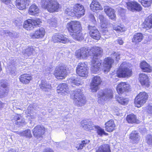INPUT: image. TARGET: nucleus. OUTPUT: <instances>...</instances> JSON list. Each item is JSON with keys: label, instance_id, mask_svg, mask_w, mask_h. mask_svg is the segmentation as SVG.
Masks as SVG:
<instances>
[{"label": "nucleus", "instance_id": "nucleus-1", "mask_svg": "<svg viewBox=\"0 0 152 152\" xmlns=\"http://www.w3.org/2000/svg\"><path fill=\"white\" fill-rule=\"evenodd\" d=\"M67 28L73 38L77 40L83 39L82 33L80 30L81 26L80 23L77 21H72L67 23Z\"/></svg>", "mask_w": 152, "mask_h": 152}, {"label": "nucleus", "instance_id": "nucleus-2", "mask_svg": "<svg viewBox=\"0 0 152 152\" xmlns=\"http://www.w3.org/2000/svg\"><path fill=\"white\" fill-rule=\"evenodd\" d=\"M125 62H123L121 65L119 69L117 71V75L119 77H126L132 75V70L127 67Z\"/></svg>", "mask_w": 152, "mask_h": 152}, {"label": "nucleus", "instance_id": "nucleus-3", "mask_svg": "<svg viewBox=\"0 0 152 152\" xmlns=\"http://www.w3.org/2000/svg\"><path fill=\"white\" fill-rule=\"evenodd\" d=\"M148 94L145 92H140L135 99L134 103L135 106L139 107L144 104L148 98Z\"/></svg>", "mask_w": 152, "mask_h": 152}, {"label": "nucleus", "instance_id": "nucleus-4", "mask_svg": "<svg viewBox=\"0 0 152 152\" xmlns=\"http://www.w3.org/2000/svg\"><path fill=\"white\" fill-rule=\"evenodd\" d=\"M74 100L76 104L78 106H82L86 102L85 98L80 89H78L75 91Z\"/></svg>", "mask_w": 152, "mask_h": 152}, {"label": "nucleus", "instance_id": "nucleus-5", "mask_svg": "<svg viewBox=\"0 0 152 152\" xmlns=\"http://www.w3.org/2000/svg\"><path fill=\"white\" fill-rule=\"evenodd\" d=\"M67 67L64 66H58L55 69L54 75L58 79H63L65 78L66 72H68Z\"/></svg>", "mask_w": 152, "mask_h": 152}, {"label": "nucleus", "instance_id": "nucleus-6", "mask_svg": "<svg viewBox=\"0 0 152 152\" xmlns=\"http://www.w3.org/2000/svg\"><path fill=\"white\" fill-rule=\"evenodd\" d=\"M113 97V91L110 89H106L99 92L98 95L99 102V100L102 102L104 101L107 99H112Z\"/></svg>", "mask_w": 152, "mask_h": 152}, {"label": "nucleus", "instance_id": "nucleus-7", "mask_svg": "<svg viewBox=\"0 0 152 152\" xmlns=\"http://www.w3.org/2000/svg\"><path fill=\"white\" fill-rule=\"evenodd\" d=\"M126 7L129 11L132 12H140L142 10L141 6L134 0H130L126 2Z\"/></svg>", "mask_w": 152, "mask_h": 152}, {"label": "nucleus", "instance_id": "nucleus-8", "mask_svg": "<svg viewBox=\"0 0 152 152\" xmlns=\"http://www.w3.org/2000/svg\"><path fill=\"white\" fill-rule=\"evenodd\" d=\"M88 68L84 63H79L78 64L76 69L77 74L82 77H86L88 76Z\"/></svg>", "mask_w": 152, "mask_h": 152}, {"label": "nucleus", "instance_id": "nucleus-9", "mask_svg": "<svg viewBox=\"0 0 152 152\" xmlns=\"http://www.w3.org/2000/svg\"><path fill=\"white\" fill-rule=\"evenodd\" d=\"M89 33L90 36L93 38L99 40L101 36L99 31L95 26L90 24L87 26Z\"/></svg>", "mask_w": 152, "mask_h": 152}, {"label": "nucleus", "instance_id": "nucleus-10", "mask_svg": "<svg viewBox=\"0 0 152 152\" xmlns=\"http://www.w3.org/2000/svg\"><path fill=\"white\" fill-rule=\"evenodd\" d=\"M41 23L40 20L39 19L28 20L24 23L23 27L27 30H31L34 28V26L38 25Z\"/></svg>", "mask_w": 152, "mask_h": 152}, {"label": "nucleus", "instance_id": "nucleus-11", "mask_svg": "<svg viewBox=\"0 0 152 152\" xmlns=\"http://www.w3.org/2000/svg\"><path fill=\"white\" fill-rule=\"evenodd\" d=\"M90 50L87 48H81L76 51L75 53L76 56L80 59H85L89 55V51Z\"/></svg>", "mask_w": 152, "mask_h": 152}, {"label": "nucleus", "instance_id": "nucleus-12", "mask_svg": "<svg viewBox=\"0 0 152 152\" xmlns=\"http://www.w3.org/2000/svg\"><path fill=\"white\" fill-rule=\"evenodd\" d=\"M102 82L101 79L99 76H95L92 78L90 88L92 92L96 91L98 89V86Z\"/></svg>", "mask_w": 152, "mask_h": 152}, {"label": "nucleus", "instance_id": "nucleus-13", "mask_svg": "<svg viewBox=\"0 0 152 152\" xmlns=\"http://www.w3.org/2000/svg\"><path fill=\"white\" fill-rule=\"evenodd\" d=\"M45 128L43 126L38 125L35 126L32 130L34 137L37 138H41L45 133Z\"/></svg>", "mask_w": 152, "mask_h": 152}, {"label": "nucleus", "instance_id": "nucleus-14", "mask_svg": "<svg viewBox=\"0 0 152 152\" xmlns=\"http://www.w3.org/2000/svg\"><path fill=\"white\" fill-rule=\"evenodd\" d=\"M53 41L54 42H60L66 43L70 41V40L65 36L61 34L55 35L52 37Z\"/></svg>", "mask_w": 152, "mask_h": 152}, {"label": "nucleus", "instance_id": "nucleus-15", "mask_svg": "<svg viewBox=\"0 0 152 152\" xmlns=\"http://www.w3.org/2000/svg\"><path fill=\"white\" fill-rule=\"evenodd\" d=\"M45 33V29L43 28H41L37 30L34 33H31L30 36L33 39L41 38L44 36Z\"/></svg>", "mask_w": 152, "mask_h": 152}, {"label": "nucleus", "instance_id": "nucleus-16", "mask_svg": "<svg viewBox=\"0 0 152 152\" xmlns=\"http://www.w3.org/2000/svg\"><path fill=\"white\" fill-rule=\"evenodd\" d=\"M116 90L119 94H122L124 92L129 91L130 86L128 84L124 82H122L118 85L116 88Z\"/></svg>", "mask_w": 152, "mask_h": 152}, {"label": "nucleus", "instance_id": "nucleus-17", "mask_svg": "<svg viewBox=\"0 0 152 152\" xmlns=\"http://www.w3.org/2000/svg\"><path fill=\"white\" fill-rule=\"evenodd\" d=\"M81 126L87 131L92 130L95 127V126L92 122L88 120H82L81 123Z\"/></svg>", "mask_w": 152, "mask_h": 152}, {"label": "nucleus", "instance_id": "nucleus-18", "mask_svg": "<svg viewBox=\"0 0 152 152\" xmlns=\"http://www.w3.org/2000/svg\"><path fill=\"white\" fill-rule=\"evenodd\" d=\"M114 62L113 59L111 57L105 58L103 62L104 72L105 73L108 72L112 67V64Z\"/></svg>", "mask_w": 152, "mask_h": 152}, {"label": "nucleus", "instance_id": "nucleus-19", "mask_svg": "<svg viewBox=\"0 0 152 152\" xmlns=\"http://www.w3.org/2000/svg\"><path fill=\"white\" fill-rule=\"evenodd\" d=\"M59 8V4L57 1H52L44 8L47 9L50 12H53L57 11Z\"/></svg>", "mask_w": 152, "mask_h": 152}, {"label": "nucleus", "instance_id": "nucleus-20", "mask_svg": "<svg viewBox=\"0 0 152 152\" xmlns=\"http://www.w3.org/2000/svg\"><path fill=\"white\" fill-rule=\"evenodd\" d=\"M30 2V0H16V6L18 9L23 10L28 6Z\"/></svg>", "mask_w": 152, "mask_h": 152}, {"label": "nucleus", "instance_id": "nucleus-21", "mask_svg": "<svg viewBox=\"0 0 152 152\" xmlns=\"http://www.w3.org/2000/svg\"><path fill=\"white\" fill-rule=\"evenodd\" d=\"M73 11L76 15H83L84 14L85 10L83 6L77 4L74 6Z\"/></svg>", "mask_w": 152, "mask_h": 152}, {"label": "nucleus", "instance_id": "nucleus-22", "mask_svg": "<svg viewBox=\"0 0 152 152\" xmlns=\"http://www.w3.org/2000/svg\"><path fill=\"white\" fill-rule=\"evenodd\" d=\"M91 50L94 55L93 58H98L101 57L103 55V50L100 47H96L91 49Z\"/></svg>", "mask_w": 152, "mask_h": 152}, {"label": "nucleus", "instance_id": "nucleus-23", "mask_svg": "<svg viewBox=\"0 0 152 152\" xmlns=\"http://www.w3.org/2000/svg\"><path fill=\"white\" fill-rule=\"evenodd\" d=\"M105 130L111 132L115 129V125L114 121L112 119L107 121L105 124Z\"/></svg>", "mask_w": 152, "mask_h": 152}, {"label": "nucleus", "instance_id": "nucleus-24", "mask_svg": "<svg viewBox=\"0 0 152 152\" xmlns=\"http://www.w3.org/2000/svg\"><path fill=\"white\" fill-rule=\"evenodd\" d=\"M104 10L105 12L112 20H115V15L114 10L108 6H105L104 7Z\"/></svg>", "mask_w": 152, "mask_h": 152}, {"label": "nucleus", "instance_id": "nucleus-25", "mask_svg": "<svg viewBox=\"0 0 152 152\" xmlns=\"http://www.w3.org/2000/svg\"><path fill=\"white\" fill-rule=\"evenodd\" d=\"M139 80L142 85L148 87L149 85V82L148 76L145 74H141L139 75Z\"/></svg>", "mask_w": 152, "mask_h": 152}, {"label": "nucleus", "instance_id": "nucleus-26", "mask_svg": "<svg viewBox=\"0 0 152 152\" xmlns=\"http://www.w3.org/2000/svg\"><path fill=\"white\" fill-rule=\"evenodd\" d=\"M92 62L93 64L92 69L94 72H95L97 71H99L100 69V66L102 63V61L99 60L98 58H93Z\"/></svg>", "mask_w": 152, "mask_h": 152}, {"label": "nucleus", "instance_id": "nucleus-27", "mask_svg": "<svg viewBox=\"0 0 152 152\" xmlns=\"http://www.w3.org/2000/svg\"><path fill=\"white\" fill-rule=\"evenodd\" d=\"M19 79L20 81L22 83L27 84L32 80V77L29 74H23L20 75Z\"/></svg>", "mask_w": 152, "mask_h": 152}, {"label": "nucleus", "instance_id": "nucleus-28", "mask_svg": "<svg viewBox=\"0 0 152 152\" xmlns=\"http://www.w3.org/2000/svg\"><path fill=\"white\" fill-rule=\"evenodd\" d=\"M129 138L131 142L134 143H136L139 140L140 137L137 131H133L129 135Z\"/></svg>", "mask_w": 152, "mask_h": 152}, {"label": "nucleus", "instance_id": "nucleus-29", "mask_svg": "<svg viewBox=\"0 0 152 152\" xmlns=\"http://www.w3.org/2000/svg\"><path fill=\"white\" fill-rule=\"evenodd\" d=\"M140 66L143 72H151L152 71V67L145 61L141 62Z\"/></svg>", "mask_w": 152, "mask_h": 152}, {"label": "nucleus", "instance_id": "nucleus-30", "mask_svg": "<svg viewBox=\"0 0 152 152\" xmlns=\"http://www.w3.org/2000/svg\"><path fill=\"white\" fill-rule=\"evenodd\" d=\"M68 91V87L67 84L65 83L60 84L58 86L57 91L58 93H67Z\"/></svg>", "mask_w": 152, "mask_h": 152}, {"label": "nucleus", "instance_id": "nucleus-31", "mask_svg": "<svg viewBox=\"0 0 152 152\" xmlns=\"http://www.w3.org/2000/svg\"><path fill=\"white\" fill-rule=\"evenodd\" d=\"M90 7L91 10L93 12L102 9L101 4L96 0H94L92 1L90 4Z\"/></svg>", "mask_w": 152, "mask_h": 152}, {"label": "nucleus", "instance_id": "nucleus-32", "mask_svg": "<svg viewBox=\"0 0 152 152\" xmlns=\"http://www.w3.org/2000/svg\"><path fill=\"white\" fill-rule=\"evenodd\" d=\"M96 152H110L111 151L108 144H103L96 148Z\"/></svg>", "mask_w": 152, "mask_h": 152}, {"label": "nucleus", "instance_id": "nucleus-33", "mask_svg": "<svg viewBox=\"0 0 152 152\" xmlns=\"http://www.w3.org/2000/svg\"><path fill=\"white\" fill-rule=\"evenodd\" d=\"M39 12L38 7L35 4H32L30 7L28 12L30 15H35L37 14Z\"/></svg>", "mask_w": 152, "mask_h": 152}, {"label": "nucleus", "instance_id": "nucleus-34", "mask_svg": "<svg viewBox=\"0 0 152 152\" xmlns=\"http://www.w3.org/2000/svg\"><path fill=\"white\" fill-rule=\"evenodd\" d=\"M40 88L44 91H47L50 89L51 85L47 81L44 80H41V83L39 85Z\"/></svg>", "mask_w": 152, "mask_h": 152}, {"label": "nucleus", "instance_id": "nucleus-35", "mask_svg": "<svg viewBox=\"0 0 152 152\" xmlns=\"http://www.w3.org/2000/svg\"><path fill=\"white\" fill-rule=\"evenodd\" d=\"M33 51L34 49L32 47H28L23 50L22 53L25 58H28L33 54Z\"/></svg>", "mask_w": 152, "mask_h": 152}, {"label": "nucleus", "instance_id": "nucleus-36", "mask_svg": "<svg viewBox=\"0 0 152 152\" xmlns=\"http://www.w3.org/2000/svg\"><path fill=\"white\" fill-rule=\"evenodd\" d=\"M143 35L140 33H137L134 34L132 39V42L137 43L140 42L143 39Z\"/></svg>", "mask_w": 152, "mask_h": 152}, {"label": "nucleus", "instance_id": "nucleus-37", "mask_svg": "<svg viewBox=\"0 0 152 152\" xmlns=\"http://www.w3.org/2000/svg\"><path fill=\"white\" fill-rule=\"evenodd\" d=\"M126 120L129 123H138L139 120L137 119L136 116L134 114L128 115L126 117Z\"/></svg>", "mask_w": 152, "mask_h": 152}, {"label": "nucleus", "instance_id": "nucleus-38", "mask_svg": "<svg viewBox=\"0 0 152 152\" xmlns=\"http://www.w3.org/2000/svg\"><path fill=\"white\" fill-rule=\"evenodd\" d=\"M145 25L144 27L146 28L152 29V15H150L146 19L145 22Z\"/></svg>", "mask_w": 152, "mask_h": 152}, {"label": "nucleus", "instance_id": "nucleus-39", "mask_svg": "<svg viewBox=\"0 0 152 152\" xmlns=\"http://www.w3.org/2000/svg\"><path fill=\"white\" fill-rule=\"evenodd\" d=\"M116 100L118 101V103L123 105H126L128 104L129 100L128 98H124L121 96H116Z\"/></svg>", "mask_w": 152, "mask_h": 152}, {"label": "nucleus", "instance_id": "nucleus-40", "mask_svg": "<svg viewBox=\"0 0 152 152\" xmlns=\"http://www.w3.org/2000/svg\"><path fill=\"white\" fill-rule=\"evenodd\" d=\"M69 82L70 83L77 86H79L80 85H82L83 84V81L78 78H76V79L71 78L69 79Z\"/></svg>", "mask_w": 152, "mask_h": 152}, {"label": "nucleus", "instance_id": "nucleus-41", "mask_svg": "<svg viewBox=\"0 0 152 152\" xmlns=\"http://www.w3.org/2000/svg\"><path fill=\"white\" fill-rule=\"evenodd\" d=\"M89 141L87 140H85L82 141L81 143H79L76 148L77 150H80L82 149L84 147L86 146V144L88 143Z\"/></svg>", "mask_w": 152, "mask_h": 152}, {"label": "nucleus", "instance_id": "nucleus-42", "mask_svg": "<svg viewBox=\"0 0 152 152\" xmlns=\"http://www.w3.org/2000/svg\"><path fill=\"white\" fill-rule=\"evenodd\" d=\"M48 23L52 26L56 27L58 24V22L56 19L52 18L48 20Z\"/></svg>", "mask_w": 152, "mask_h": 152}, {"label": "nucleus", "instance_id": "nucleus-43", "mask_svg": "<svg viewBox=\"0 0 152 152\" xmlns=\"http://www.w3.org/2000/svg\"><path fill=\"white\" fill-rule=\"evenodd\" d=\"M106 25H107L105 24H102L101 25V27L102 28V29L101 31L102 34L104 36H108L109 34Z\"/></svg>", "mask_w": 152, "mask_h": 152}, {"label": "nucleus", "instance_id": "nucleus-44", "mask_svg": "<svg viewBox=\"0 0 152 152\" xmlns=\"http://www.w3.org/2000/svg\"><path fill=\"white\" fill-rule=\"evenodd\" d=\"M22 118L21 116H19L18 115H16L15 116L14 118V119L16 120L17 121L15 122V124H17L20 125L19 123H23L24 122V120H21Z\"/></svg>", "mask_w": 152, "mask_h": 152}, {"label": "nucleus", "instance_id": "nucleus-45", "mask_svg": "<svg viewBox=\"0 0 152 152\" xmlns=\"http://www.w3.org/2000/svg\"><path fill=\"white\" fill-rule=\"evenodd\" d=\"M152 3V0H143L142 2V4L145 7H148Z\"/></svg>", "mask_w": 152, "mask_h": 152}, {"label": "nucleus", "instance_id": "nucleus-46", "mask_svg": "<svg viewBox=\"0 0 152 152\" xmlns=\"http://www.w3.org/2000/svg\"><path fill=\"white\" fill-rule=\"evenodd\" d=\"M72 8L71 7L67 8L65 10V13L70 16H73L75 15L74 12L72 11Z\"/></svg>", "mask_w": 152, "mask_h": 152}, {"label": "nucleus", "instance_id": "nucleus-47", "mask_svg": "<svg viewBox=\"0 0 152 152\" xmlns=\"http://www.w3.org/2000/svg\"><path fill=\"white\" fill-rule=\"evenodd\" d=\"M8 92V89L0 88V97H2L7 95Z\"/></svg>", "mask_w": 152, "mask_h": 152}, {"label": "nucleus", "instance_id": "nucleus-48", "mask_svg": "<svg viewBox=\"0 0 152 152\" xmlns=\"http://www.w3.org/2000/svg\"><path fill=\"white\" fill-rule=\"evenodd\" d=\"M52 1V0H41L42 7L44 8L47 7V5Z\"/></svg>", "mask_w": 152, "mask_h": 152}, {"label": "nucleus", "instance_id": "nucleus-49", "mask_svg": "<svg viewBox=\"0 0 152 152\" xmlns=\"http://www.w3.org/2000/svg\"><path fill=\"white\" fill-rule=\"evenodd\" d=\"M27 138H31L32 137V134L31 131L29 129L23 131V136Z\"/></svg>", "mask_w": 152, "mask_h": 152}, {"label": "nucleus", "instance_id": "nucleus-50", "mask_svg": "<svg viewBox=\"0 0 152 152\" xmlns=\"http://www.w3.org/2000/svg\"><path fill=\"white\" fill-rule=\"evenodd\" d=\"M97 133L98 134L100 135V136H102L104 132V129L101 128V127L99 126L97 127Z\"/></svg>", "mask_w": 152, "mask_h": 152}, {"label": "nucleus", "instance_id": "nucleus-51", "mask_svg": "<svg viewBox=\"0 0 152 152\" xmlns=\"http://www.w3.org/2000/svg\"><path fill=\"white\" fill-rule=\"evenodd\" d=\"M0 87L2 88V89H7V83L6 81L4 80H2L0 81Z\"/></svg>", "mask_w": 152, "mask_h": 152}, {"label": "nucleus", "instance_id": "nucleus-52", "mask_svg": "<svg viewBox=\"0 0 152 152\" xmlns=\"http://www.w3.org/2000/svg\"><path fill=\"white\" fill-rule=\"evenodd\" d=\"M147 143L149 145H152V136L148 135L146 138Z\"/></svg>", "mask_w": 152, "mask_h": 152}, {"label": "nucleus", "instance_id": "nucleus-53", "mask_svg": "<svg viewBox=\"0 0 152 152\" xmlns=\"http://www.w3.org/2000/svg\"><path fill=\"white\" fill-rule=\"evenodd\" d=\"M111 56L116 60H118L120 58V54L117 53L113 52L111 54Z\"/></svg>", "mask_w": 152, "mask_h": 152}, {"label": "nucleus", "instance_id": "nucleus-54", "mask_svg": "<svg viewBox=\"0 0 152 152\" xmlns=\"http://www.w3.org/2000/svg\"><path fill=\"white\" fill-rule=\"evenodd\" d=\"M113 29L118 32H123L124 30L122 27L118 26H115L113 27Z\"/></svg>", "mask_w": 152, "mask_h": 152}, {"label": "nucleus", "instance_id": "nucleus-55", "mask_svg": "<svg viewBox=\"0 0 152 152\" xmlns=\"http://www.w3.org/2000/svg\"><path fill=\"white\" fill-rule=\"evenodd\" d=\"M91 20L93 22V24L92 23H91V24H92V25L95 26V24L96 23V21L95 20L94 17V15H91Z\"/></svg>", "mask_w": 152, "mask_h": 152}, {"label": "nucleus", "instance_id": "nucleus-56", "mask_svg": "<svg viewBox=\"0 0 152 152\" xmlns=\"http://www.w3.org/2000/svg\"><path fill=\"white\" fill-rule=\"evenodd\" d=\"M16 33L14 32H12L10 31L8 34V36L10 37H15Z\"/></svg>", "mask_w": 152, "mask_h": 152}, {"label": "nucleus", "instance_id": "nucleus-57", "mask_svg": "<svg viewBox=\"0 0 152 152\" xmlns=\"http://www.w3.org/2000/svg\"><path fill=\"white\" fill-rule=\"evenodd\" d=\"M1 32L3 34H5L6 36H8V34L10 31L8 30H3Z\"/></svg>", "mask_w": 152, "mask_h": 152}, {"label": "nucleus", "instance_id": "nucleus-58", "mask_svg": "<svg viewBox=\"0 0 152 152\" xmlns=\"http://www.w3.org/2000/svg\"><path fill=\"white\" fill-rule=\"evenodd\" d=\"M147 112L148 113L150 114V115L152 116V107H150L149 108Z\"/></svg>", "mask_w": 152, "mask_h": 152}, {"label": "nucleus", "instance_id": "nucleus-59", "mask_svg": "<svg viewBox=\"0 0 152 152\" xmlns=\"http://www.w3.org/2000/svg\"><path fill=\"white\" fill-rule=\"evenodd\" d=\"M44 152H54L53 150L50 148H48L45 150Z\"/></svg>", "mask_w": 152, "mask_h": 152}, {"label": "nucleus", "instance_id": "nucleus-60", "mask_svg": "<svg viewBox=\"0 0 152 152\" xmlns=\"http://www.w3.org/2000/svg\"><path fill=\"white\" fill-rule=\"evenodd\" d=\"M117 41L118 44L120 45H122L124 42L122 39L120 38L117 40Z\"/></svg>", "mask_w": 152, "mask_h": 152}, {"label": "nucleus", "instance_id": "nucleus-61", "mask_svg": "<svg viewBox=\"0 0 152 152\" xmlns=\"http://www.w3.org/2000/svg\"><path fill=\"white\" fill-rule=\"evenodd\" d=\"M10 73L12 76H14L15 75L16 73V71L15 70H12L10 71Z\"/></svg>", "mask_w": 152, "mask_h": 152}, {"label": "nucleus", "instance_id": "nucleus-62", "mask_svg": "<svg viewBox=\"0 0 152 152\" xmlns=\"http://www.w3.org/2000/svg\"><path fill=\"white\" fill-rule=\"evenodd\" d=\"M99 18L101 21L102 22H103V20L104 19V18L103 15H99Z\"/></svg>", "mask_w": 152, "mask_h": 152}, {"label": "nucleus", "instance_id": "nucleus-63", "mask_svg": "<svg viewBox=\"0 0 152 152\" xmlns=\"http://www.w3.org/2000/svg\"><path fill=\"white\" fill-rule=\"evenodd\" d=\"M15 132L18 134H19L20 136H23V132H18L16 131Z\"/></svg>", "mask_w": 152, "mask_h": 152}, {"label": "nucleus", "instance_id": "nucleus-64", "mask_svg": "<svg viewBox=\"0 0 152 152\" xmlns=\"http://www.w3.org/2000/svg\"><path fill=\"white\" fill-rule=\"evenodd\" d=\"M8 152H18L15 149H12L9 151Z\"/></svg>", "mask_w": 152, "mask_h": 152}]
</instances>
